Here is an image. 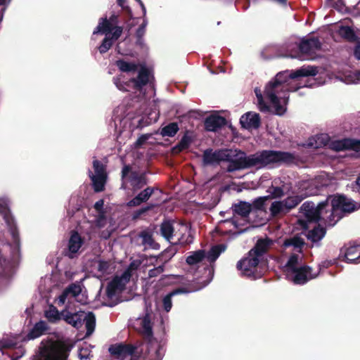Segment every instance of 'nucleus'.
<instances>
[{
  "label": "nucleus",
  "mask_w": 360,
  "mask_h": 360,
  "mask_svg": "<svg viewBox=\"0 0 360 360\" xmlns=\"http://www.w3.org/2000/svg\"><path fill=\"white\" fill-rule=\"evenodd\" d=\"M47 329V324L44 321H40L34 324L27 337L29 340H33L40 337Z\"/></svg>",
  "instance_id": "nucleus-28"
},
{
  "label": "nucleus",
  "mask_w": 360,
  "mask_h": 360,
  "mask_svg": "<svg viewBox=\"0 0 360 360\" xmlns=\"http://www.w3.org/2000/svg\"><path fill=\"white\" fill-rule=\"evenodd\" d=\"M85 323V327L86 329V337L90 336L94 331L96 326V316L92 311H89L87 314L84 313L83 323Z\"/></svg>",
  "instance_id": "nucleus-29"
},
{
  "label": "nucleus",
  "mask_w": 360,
  "mask_h": 360,
  "mask_svg": "<svg viewBox=\"0 0 360 360\" xmlns=\"http://www.w3.org/2000/svg\"><path fill=\"white\" fill-rule=\"evenodd\" d=\"M114 26L111 24V22L107 19V18H101L99 20L98 25L95 28L93 34H96L97 33L102 34H109L113 30Z\"/></svg>",
  "instance_id": "nucleus-30"
},
{
  "label": "nucleus",
  "mask_w": 360,
  "mask_h": 360,
  "mask_svg": "<svg viewBox=\"0 0 360 360\" xmlns=\"http://www.w3.org/2000/svg\"><path fill=\"white\" fill-rule=\"evenodd\" d=\"M154 207H155L154 205L150 204L149 205H147L146 207H141V208H140L139 210H135L133 212L132 219L136 220V219L140 218V217L141 215L144 214L148 211L151 210Z\"/></svg>",
  "instance_id": "nucleus-49"
},
{
  "label": "nucleus",
  "mask_w": 360,
  "mask_h": 360,
  "mask_svg": "<svg viewBox=\"0 0 360 360\" xmlns=\"http://www.w3.org/2000/svg\"><path fill=\"white\" fill-rule=\"evenodd\" d=\"M61 315L63 320L77 329H79L83 325L84 315V311H83L71 312L67 309H65L61 311Z\"/></svg>",
  "instance_id": "nucleus-16"
},
{
  "label": "nucleus",
  "mask_w": 360,
  "mask_h": 360,
  "mask_svg": "<svg viewBox=\"0 0 360 360\" xmlns=\"http://www.w3.org/2000/svg\"><path fill=\"white\" fill-rule=\"evenodd\" d=\"M188 292V291L186 290L184 288H179V289H176V290H174L170 292L167 295H165L162 299V306H163L165 311H166L167 312H169L171 310L172 307V297L174 295H177L180 292Z\"/></svg>",
  "instance_id": "nucleus-36"
},
{
  "label": "nucleus",
  "mask_w": 360,
  "mask_h": 360,
  "mask_svg": "<svg viewBox=\"0 0 360 360\" xmlns=\"http://www.w3.org/2000/svg\"><path fill=\"white\" fill-rule=\"evenodd\" d=\"M232 210L234 214L241 217H248L252 211V205L248 202L240 201L232 205Z\"/></svg>",
  "instance_id": "nucleus-27"
},
{
  "label": "nucleus",
  "mask_w": 360,
  "mask_h": 360,
  "mask_svg": "<svg viewBox=\"0 0 360 360\" xmlns=\"http://www.w3.org/2000/svg\"><path fill=\"white\" fill-rule=\"evenodd\" d=\"M45 317L51 323H56L62 319L61 311L59 312L56 307L51 305L48 310L45 311Z\"/></svg>",
  "instance_id": "nucleus-39"
},
{
  "label": "nucleus",
  "mask_w": 360,
  "mask_h": 360,
  "mask_svg": "<svg viewBox=\"0 0 360 360\" xmlns=\"http://www.w3.org/2000/svg\"><path fill=\"white\" fill-rule=\"evenodd\" d=\"M301 208L309 221L316 223L321 221L328 226H334L342 217L341 214L330 216L332 211H333V199L330 205L328 198L319 202L317 205L311 201H306L302 204Z\"/></svg>",
  "instance_id": "nucleus-3"
},
{
  "label": "nucleus",
  "mask_w": 360,
  "mask_h": 360,
  "mask_svg": "<svg viewBox=\"0 0 360 360\" xmlns=\"http://www.w3.org/2000/svg\"><path fill=\"white\" fill-rule=\"evenodd\" d=\"M146 30L141 28L139 27V28L136 30V44L139 46H142L143 44V37L145 35Z\"/></svg>",
  "instance_id": "nucleus-54"
},
{
  "label": "nucleus",
  "mask_w": 360,
  "mask_h": 360,
  "mask_svg": "<svg viewBox=\"0 0 360 360\" xmlns=\"http://www.w3.org/2000/svg\"><path fill=\"white\" fill-rule=\"evenodd\" d=\"M240 123L244 129H257L261 125V117L259 114L257 112H248L241 116Z\"/></svg>",
  "instance_id": "nucleus-18"
},
{
  "label": "nucleus",
  "mask_w": 360,
  "mask_h": 360,
  "mask_svg": "<svg viewBox=\"0 0 360 360\" xmlns=\"http://www.w3.org/2000/svg\"><path fill=\"white\" fill-rule=\"evenodd\" d=\"M277 92L278 91H276L264 90L266 97L275 108V113L278 115H282L285 112V109L281 104L280 99L276 95Z\"/></svg>",
  "instance_id": "nucleus-25"
},
{
  "label": "nucleus",
  "mask_w": 360,
  "mask_h": 360,
  "mask_svg": "<svg viewBox=\"0 0 360 360\" xmlns=\"http://www.w3.org/2000/svg\"><path fill=\"white\" fill-rule=\"evenodd\" d=\"M340 34L342 37L347 39L349 41L354 42L357 41V36L350 27H342L340 29Z\"/></svg>",
  "instance_id": "nucleus-43"
},
{
  "label": "nucleus",
  "mask_w": 360,
  "mask_h": 360,
  "mask_svg": "<svg viewBox=\"0 0 360 360\" xmlns=\"http://www.w3.org/2000/svg\"><path fill=\"white\" fill-rule=\"evenodd\" d=\"M321 46L322 44L317 37L302 39L299 44L292 43L288 46L287 51L289 53L287 56L290 58L306 56L308 58H311L316 51L321 49Z\"/></svg>",
  "instance_id": "nucleus-4"
},
{
  "label": "nucleus",
  "mask_w": 360,
  "mask_h": 360,
  "mask_svg": "<svg viewBox=\"0 0 360 360\" xmlns=\"http://www.w3.org/2000/svg\"><path fill=\"white\" fill-rule=\"evenodd\" d=\"M93 167L95 172L94 175H108L105 166L100 160H94L93 161Z\"/></svg>",
  "instance_id": "nucleus-47"
},
{
  "label": "nucleus",
  "mask_w": 360,
  "mask_h": 360,
  "mask_svg": "<svg viewBox=\"0 0 360 360\" xmlns=\"http://www.w3.org/2000/svg\"><path fill=\"white\" fill-rule=\"evenodd\" d=\"M123 32V27L121 26H114L113 32L112 33L110 39L115 41L119 39Z\"/></svg>",
  "instance_id": "nucleus-59"
},
{
  "label": "nucleus",
  "mask_w": 360,
  "mask_h": 360,
  "mask_svg": "<svg viewBox=\"0 0 360 360\" xmlns=\"http://www.w3.org/2000/svg\"><path fill=\"white\" fill-rule=\"evenodd\" d=\"M269 198V196L259 197L255 199L252 205V210L264 211L265 210V202Z\"/></svg>",
  "instance_id": "nucleus-46"
},
{
  "label": "nucleus",
  "mask_w": 360,
  "mask_h": 360,
  "mask_svg": "<svg viewBox=\"0 0 360 360\" xmlns=\"http://www.w3.org/2000/svg\"><path fill=\"white\" fill-rule=\"evenodd\" d=\"M115 65L121 72H135L137 71L139 65L135 63H129L123 59L117 60Z\"/></svg>",
  "instance_id": "nucleus-35"
},
{
  "label": "nucleus",
  "mask_w": 360,
  "mask_h": 360,
  "mask_svg": "<svg viewBox=\"0 0 360 360\" xmlns=\"http://www.w3.org/2000/svg\"><path fill=\"white\" fill-rule=\"evenodd\" d=\"M143 347L146 351L148 350L147 345H142L141 348L125 343L112 345L108 349L110 356L105 360H162L160 349H156L153 353L148 352L146 355L143 354Z\"/></svg>",
  "instance_id": "nucleus-2"
},
{
  "label": "nucleus",
  "mask_w": 360,
  "mask_h": 360,
  "mask_svg": "<svg viewBox=\"0 0 360 360\" xmlns=\"http://www.w3.org/2000/svg\"><path fill=\"white\" fill-rule=\"evenodd\" d=\"M259 259L255 256L245 257L238 262L236 267L243 274L248 277L255 274V269L259 264Z\"/></svg>",
  "instance_id": "nucleus-15"
},
{
  "label": "nucleus",
  "mask_w": 360,
  "mask_h": 360,
  "mask_svg": "<svg viewBox=\"0 0 360 360\" xmlns=\"http://www.w3.org/2000/svg\"><path fill=\"white\" fill-rule=\"evenodd\" d=\"M108 20L111 22L112 26H117L118 23V15L113 13L110 15Z\"/></svg>",
  "instance_id": "nucleus-64"
},
{
  "label": "nucleus",
  "mask_w": 360,
  "mask_h": 360,
  "mask_svg": "<svg viewBox=\"0 0 360 360\" xmlns=\"http://www.w3.org/2000/svg\"><path fill=\"white\" fill-rule=\"evenodd\" d=\"M238 155H240L237 158H233L228 150L229 160H224V162H229L226 168L228 172L252 167L262 169L273 164L290 165L295 161V156L293 153L281 150H264L250 155H246L245 152L239 150Z\"/></svg>",
  "instance_id": "nucleus-1"
},
{
  "label": "nucleus",
  "mask_w": 360,
  "mask_h": 360,
  "mask_svg": "<svg viewBox=\"0 0 360 360\" xmlns=\"http://www.w3.org/2000/svg\"><path fill=\"white\" fill-rule=\"evenodd\" d=\"M257 97L258 98V105L260 111L262 112H267L269 110V107L267 104L264 101L263 98L261 94H257Z\"/></svg>",
  "instance_id": "nucleus-58"
},
{
  "label": "nucleus",
  "mask_w": 360,
  "mask_h": 360,
  "mask_svg": "<svg viewBox=\"0 0 360 360\" xmlns=\"http://www.w3.org/2000/svg\"><path fill=\"white\" fill-rule=\"evenodd\" d=\"M112 44L113 40L108 37H105L98 47V49L101 54H103L112 47Z\"/></svg>",
  "instance_id": "nucleus-48"
},
{
  "label": "nucleus",
  "mask_w": 360,
  "mask_h": 360,
  "mask_svg": "<svg viewBox=\"0 0 360 360\" xmlns=\"http://www.w3.org/2000/svg\"><path fill=\"white\" fill-rule=\"evenodd\" d=\"M354 56L357 60H360V41L357 40L354 49Z\"/></svg>",
  "instance_id": "nucleus-62"
},
{
  "label": "nucleus",
  "mask_w": 360,
  "mask_h": 360,
  "mask_svg": "<svg viewBox=\"0 0 360 360\" xmlns=\"http://www.w3.org/2000/svg\"><path fill=\"white\" fill-rule=\"evenodd\" d=\"M271 194L274 198H280L284 195V191L281 187L272 186L271 188Z\"/></svg>",
  "instance_id": "nucleus-53"
},
{
  "label": "nucleus",
  "mask_w": 360,
  "mask_h": 360,
  "mask_svg": "<svg viewBox=\"0 0 360 360\" xmlns=\"http://www.w3.org/2000/svg\"><path fill=\"white\" fill-rule=\"evenodd\" d=\"M125 1L126 0H117V3L118 6L122 7V8L124 11H125L129 14L131 15V10L130 7L128 6H124Z\"/></svg>",
  "instance_id": "nucleus-63"
},
{
  "label": "nucleus",
  "mask_w": 360,
  "mask_h": 360,
  "mask_svg": "<svg viewBox=\"0 0 360 360\" xmlns=\"http://www.w3.org/2000/svg\"><path fill=\"white\" fill-rule=\"evenodd\" d=\"M139 237L142 238V244L148 245L153 249H158L160 245L157 243L153 238L152 233L148 230H143L139 233Z\"/></svg>",
  "instance_id": "nucleus-34"
},
{
  "label": "nucleus",
  "mask_w": 360,
  "mask_h": 360,
  "mask_svg": "<svg viewBox=\"0 0 360 360\" xmlns=\"http://www.w3.org/2000/svg\"><path fill=\"white\" fill-rule=\"evenodd\" d=\"M84 243V238L78 233L77 231H73L71 233L68 244V252L65 256L70 259H73Z\"/></svg>",
  "instance_id": "nucleus-17"
},
{
  "label": "nucleus",
  "mask_w": 360,
  "mask_h": 360,
  "mask_svg": "<svg viewBox=\"0 0 360 360\" xmlns=\"http://www.w3.org/2000/svg\"><path fill=\"white\" fill-rule=\"evenodd\" d=\"M300 259V256L296 253L290 255L285 266L288 273H290L300 267L298 266Z\"/></svg>",
  "instance_id": "nucleus-41"
},
{
  "label": "nucleus",
  "mask_w": 360,
  "mask_h": 360,
  "mask_svg": "<svg viewBox=\"0 0 360 360\" xmlns=\"http://www.w3.org/2000/svg\"><path fill=\"white\" fill-rule=\"evenodd\" d=\"M110 267V264L108 262L106 261H98V267L97 269L98 271H100L101 274H105L108 272Z\"/></svg>",
  "instance_id": "nucleus-57"
},
{
  "label": "nucleus",
  "mask_w": 360,
  "mask_h": 360,
  "mask_svg": "<svg viewBox=\"0 0 360 360\" xmlns=\"http://www.w3.org/2000/svg\"><path fill=\"white\" fill-rule=\"evenodd\" d=\"M305 198V195H297L289 196L283 200V202L285 207V212H288L290 210L297 207Z\"/></svg>",
  "instance_id": "nucleus-33"
},
{
  "label": "nucleus",
  "mask_w": 360,
  "mask_h": 360,
  "mask_svg": "<svg viewBox=\"0 0 360 360\" xmlns=\"http://www.w3.org/2000/svg\"><path fill=\"white\" fill-rule=\"evenodd\" d=\"M177 249L174 245L170 246L164 250L159 256L158 258L164 260L165 262H168L176 253Z\"/></svg>",
  "instance_id": "nucleus-44"
},
{
  "label": "nucleus",
  "mask_w": 360,
  "mask_h": 360,
  "mask_svg": "<svg viewBox=\"0 0 360 360\" xmlns=\"http://www.w3.org/2000/svg\"><path fill=\"white\" fill-rule=\"evenodd\" d=\"M89 176L92 181V187L96 193H100L104 191L108 175H94L91 171H89Z\"/></svg>",
  "instance_id": "nucleus-26"
},
{
  "label": "nucleus",
  "mask_w": 360,
  "mask_h": 360,
  "mask_svg": "<svg viewBox=\"0 0 360 360\" xmlns=\"http://www.w3.org/2000/svg\"><path fill=\"white\" fill-rule=\"evenodd\" d=\"M356 207L354 203L344 195L334 196L333 198V210L330 216L333 214H341L343 213H351L356 210Z\"/></svg>",
  "instance_id": "nucleus-10"
},
{
  "label": "nucleus",
  "mask_w": 360,
  "mask_h": 360,
  "mask_svg": "<svg viewBox=\"0 0 360 360\" xmlns=\"http://www.w3.org/2000/svg\"><path fill=\"white\" fill-rule=\"evenodd\" d=\"M229 160L228 150H216L206 149L202 154V161L205 165H219L221 162Z\"/></svg>",
  "instance_id": "nucleus-11"
},
{
  "label": "nucleus",
  "mask_w": 360,
  "mask_h": 360,
  "mask_svg": "<svg viewBox=\"0 0 360 360\" xmlns=\"http://www.w3.org/2000/svg\"><path fill=\"white\" fill-rule=\"evenodd\" d=\"M193 140V131L186 130L180 141L172 148V153L176 155L187 150Z\"/></svg>",
  "instance_id": "nucleus-22"
},
{
  "label": "nucleus",
  "mask_w": 360,
  "mask_h": 360,
  "mask_svg": "<svg viewBox=\"0 0 360 360\" xmlns=\"http://www.w3.org/2000/svg\"><path fill=\"white\" fill-rule=\"evenodd\" d=\"M332 150L339 152L347 150H352L356 152L360 151V139L345 138L340 140H335L330 143Z\"/></svg>",
  "instance_id": "nucleus-14"
},
{
  "label": "nucleus",
  "mask_w": 360,
  "mask_h": 360,
  "mask_svg": "<svg viewBox=\"0 0 360 360\" xmlns=\"http://www.w3.org/2000/svg\"><path fill=\"white\" fill-rule=\"evenodd\" d=\"M164 271V265H160L155 267L148 271V276L150 278L157 277Z\"/></svg>",
  "instance_id": "nucleus-56"
},
{
  "label": "nucleus",
  "mask_w": 360,
  "mask_h": 360,
  "mask_svg": "<svg viewBox=\"0 0 360 360\" xmlns=\"http://www.w3.org/2000/svg\"><path fill=\"white\" fill-rule=\"evenodd\" d=\"M141 328H142V334L143 335L144 339H146L148 342L146 344H141L139 346H137L139 348H141L142 345H148V350L146 351V349H143V354H148V352L150 353H153L156 349H160V351L162 349V347L160 345H158L156 349H155L153 351H151L150 346L151 340L153 338V325L150 320V316L149 314H146L143 318L141 320ZM160 354L162 356L161 352H160Z\"/></svg>",
  "instance_id": "nucleus-13"
},
{
  "label": "nucleus",
  "mask_w": 360,
  "mask_h": 360,
  "mask_svg": "<svg viewBox=\"0 0 360 360\" xmlns=\"http://www.w3.org/2000/svg\"><path fill=\"white\" fill-rule=\"evenodd\" d=\"M150 70L145 66H141L136 77L131 78L124 82V86L130 90L132 89L135 92H142L143 88L148 84L150 81Z\"/></svg>",
  "instance_id": "nucleus-9"
},
{
  "label": "nucleus",
  "mask_w": 360,
  "mask_h": 360,
  "mask_svg": "<svg viewBox=\"0 0 360 360\" xmlns=\"http://www.w3.org/2000/svg\"><path fill=\"white\" fill-rule=\"evenodd\" d=\"M333 141H330L328 134H321L310 138L307 142V146L314 148H319L329 144V147H330V143ZM330 148L331 149V148Z\"/></svg>",
  "instance_id": "nucleus-24"
},
{
  "label": "nucleus",
  "mask_w": 360,
  "mask_h": 360,
  "mask_svg": "<svg viewBox=\"0 0 360 360\" xmlns=\"http://www.w3.org/2000/svg\"><path fill=\"white\" fill-rule=\"evenodd\" d=\"M91 351L88 348H82L79 352V356L81 360H89Z\"/></svg>",
  "instance_id": "nucleus-61"
},
{
  "label": "nucleus",
  "mask_w": 360,
  "mask_h": 360,
  "mask_svg": "<svg viewBox=\"0 0 360 360\" xmlns=\"http://www.w3.org/2000/svg\"><path fill=\"white\" fill-rule=\"evenodd\" d=\"M155 190H158V188L151 186L146 187L128 202V206L136 207L143 202H146Z\"/></svg>",
  "instance_id": "nucleus-21"
},
{
  "label": "nucleus",
  "mask_w": 360,
  "mask_h": 360,
  "mask_svg": "<svg viewBox=\"0 0 360 360\" xmlns=\"http://www.w3.org/2000/svg\"><path fill=\"white\" fill-rule=\"evenodd\" d=\"M272 244V240L268 237L259 238L255 243L254 248L248 252V255L259 258L268 251Z\"/></svg>",
  "instance_id": "nucleus-20"
},
{
  "label": "nucleus",
  "mask_w": 360,
  "mask_h": 360,
  "mask_svg": "<svg viewBox=\"0 0 360 360\" xmlns=\"http://www.w3.org/2000/svg\"><path fill=\"white\" fill-rule=\"evenodd\" d=\"M65 290L68 293V295L71 294L74 297L77 296L81 292L80 287L73 283L66 288Z\"/></svg>",
  "instance_id": "nucleus-52"
},
{
  "label": "nucleus",
  "mask_w": 360,
  "mask_h": 360,
  "mask_svg": "<svg viewBox=\"0 0 360 360\" xmlns=\"http://www.w3.org/2000/svg\"><path fill=\"white\" fill-rule=\"evenodd\" d=\"M225 250L226 245L224 244L214 245L208 251L207 254H205V257L210 263H214Z\"/></svg>",
  "instance_id": "nucleus-32"
},
{
  "label": "nucleus",
  "mask_w": 360,
  "mask_h": 360,
  "mask_svg": "<svg viewBox=\"0 0 360 360\" xmlns=\"http://www.w3.org/2000/svg\"><path fill=\"white\" fill-rule=\"evenodd\" d=\"M338 259L349 264H359L360 245L355 241L345 243L340 250Z\"/></svg>",
  "instance_id": "nucleus-8"
},
{
  "label": "nucleus",
  "mask_w": 360,
  "mask_h": 360,
  "mask_svg": "<svg viewBox=\"0 0 360 360\" xmlns=\"http://www.w3.org/2000/svg\"><path fill=\"white\" fill-rule=\"evenodd\" d=\"M160 233L167 241L174 236V228L172 221L169 220H165L160 224Z\"/></svg>",
  "instance_id": "nucleus-31"
},
{
  "label": "nucleus",
  "mask_w": 360,
  "mask_h": 360,
  "mask_svg": "<svg viewBox=\"0 0 360 360\" xmlns=\"http://www.w3.org/2000/svg\"><path fill=\"white\" fill-rule=\"evenodd\" d=\"M191 254L186 259V262L189 265H195L202 262L205 258V252L204 250H199L191 252Z\"/></svg>",
  "instance_id": "nucleus-37"
},
{
  "label": "nucleus",
  "mask_w": 360,
  "mask_h": 360,
  "mask_svg": "<svg viewBox=\"0 0 360 360\" xmlns=\"http://www.w3.org/2000/svg\"><path fill=\"white\" fill-rule=\"evenodd\" d=\"M103 205L104 201L103 200H99L96 201L94 205V209L100 214L101 217H103L104 212H103Z\"/></svg>",
  "instance_id": "nucleus-60"
},
{
  "label": "nucleus",
  "mask_w": 360,
  "mask_h": 360,
  "mask_svg": "<svg viewBox=\"0 0 360 360\" xmlns=\"http://www.w3.org/2000/svg\"><path fill=\"white\" fill-rule=\"evenodd\" d=\"M67 347L63 343H52L40 347L34 360H65L62 348Z\"/></svg>",
  "instance_id": "nucleus-7"
},
{
  "label": "nucleus",
  "mask_w": 360,
  "mask_h": 360,
  "mask_svg": "<svg viewBox=\"0 0 360 360\" xmlns=\"http://www.w3.org/2000/svg\"><path fill=\"white\" fill-rule=\"evenodd\" d=\"M326 234V229L319 226L314 227L312 230L309 231L307 234V238L314 243L318 242L321 240Z\"/></svg>",
  "instance_id": "nucleus-38"
},
{
  "label": "nucleus",
  "mask_w": 360,
  "mask_h": 360,
  "mask_svg": "<svg viewBox=\"0 0 360 360\" xmlns=\"http://www.w3.org/2000/svg\"><path fill=\"white\" fill-rule=\"evenodd\" d=\"M305 244V241L302 237L298 235H295L285 238L282 244V248L286 249L292 247L294 251L302 253Z\"/></svg>",
  "instance_id": "nucleus-23"
},
{
  "label": "nucleus",
  "mask_w": 360,
  "mask_h": 360,
  "mask_svg": "<svg viewBox=\"0 0 360 360\" xmlns=\"http://www.w3.org/2000/svg\"><path fill=\"white\" fill-rule=\"evenodd\" d=\"M158 116L155 113V117H150V116L147 117H141L139 120L138 127L140 128H143L146 126L151 124L153 122H155L158 120Z\"/></svg>",
  "instance_id": "nucleus-51"
},
{
  "label": "nucleus",
  "mask_w": 360,
  "mask_h": 360,
  "mask_svg": "<svg viewBox=\"0 0 360 360\" xmlns=\"http://www.w3.org/2000/svg\"><path fill=\"white\" fill-rule=\"evenodd\" d=\"M224 117L219 115H211L205 118L204 122L205 129L207 131H217L226 124Z\"/></svg>",
  "instance_id": "nucleus-19"
},
{
  "label": "nucleus",
  "mask_w": 360,
  "mask_h": 360,
  "mask_svg": "<svg viewBox=\"0 0 360 360\" xmlns=\"http://www.w3.org/2000/svg\"><path fill=\"white\" fill-rule=\"evenodd\" d=\"M122 188H125L126 181L129 182L134 193L142 189L148 183L147 173L132 170L130 165H124L121 171Z\"/></svg>",
  "instance_id": "nucleus-6"
},
{
  "label": "nucleus",
  "mask_w": 360,
  "mask_h": 360,
  "mask_svg": "<svg viewBox=\"0 0 360 360\" xmlns=\"http://www.w3.org/2000/svg\"><path fill=\"white\" fill-rule=\"evenodd\" d=\"M120 285V280L117 278H114L108 283L106 288V293L108 297H112L115 295L117 290Z\"/></svg>",
  "instance_id": "nucleus-45"
},
{
  "label": "nucleus",
  "mask_w": 360,
  "mask_h": 360,
  "mask_svg": "<svg viewBox=\"0 0 360 360\" xmlns=\"http://www.w3.org/2000/svg\"><path fill=\"white\" fill-rule=\"evenodd\" d=\"M179 128L176 122H171L161 129L160 134L162 136L173 137L178 132Z\"/></svg>",
  "instance_id": "nucleus-40"
},
{
  "label": "nucleus",
  "mask_w": 360,
  "mask_h": 360,
  "mask_svg": "<svg viewBox=\"0 0 360 360\" xmlns=\"http://www.w3.org/2000/svg\"><path fill=\"white\" fill-rule=\"evenodd\" d=\"M317 73V68L314 66L302 67L290 74L288 71L279 72L276 75L274 81L268 83L264 90L278 91L279 88L283 89V84L288 82L289 79H295L302 77L315 76Z\"/></svg>",
  "instance_id": "nucleus-5"
},
{
  "label": "nucleus",
  "mask_w": 360,
  "mask_h": 360,
  "mask_svg": "<svg viewBox=\"0 0 360 360\" xmlns=\"http://www.w3.org/2000/svg\"><path fill=\"white\" fill-rule=\"evenodd\" d=\"M272 217H275L281 214H286L285 207L282 201H275L271 203V205L269 208Z\"/></svg>",
  "instance_id": "nucleus-42"
},
{
  "label": "nucleus",
  "mask_w": 360,
  "mask_h": 360,
  "mask_svg": "<svg viewBox=\"0 0 360 360\" xmlns=\"http://www.w3.org/2000/svg\"><path fill=\"white\" fill-rule=\"evenodd\" d=\"M312 269L309 266L304 265L290 272L292 274L291 281L296 285H304L309 281L315 278L317 274H313L311 273Z\"/></svg>",
  "instance_id": "nucleus-12"
},
{
  "label": "nucleus",
  "mask_w": 360,
  "mask_h": 360,
  "mask_svg": "<svg viewBox=\"0 0 360 360\" xmlns=\"http://www.w3.org/2000/svg\"><path fill=\"white\" fill-rule=\"evenodd\" d=\"M114 84L116 86V87L122 91H129V90L127 89L124 86V82L121 80L120 77H114L112 79Z\"/></svg>",
  "instance_id": "nucleus-55"
},
{
  "label": "nucleus",
  "mask_w": 360,
  "mask_h": 360,
  "mask_svg": "<svg viewBox=\"0 0 360 360\" xmlns=\"http://www.w3.org/2000/svg\"><path fill=\"white\" fill-rule=\"evenodd\" d=\"M193 241V236L188 233V234L186 236L185 233H182L181 236L179 237L177 240V242L174 245L180 244L182 245H186L192 243Z\"/></svg>",
  "instance_id": "nucleus-50"
}]
</instances>
